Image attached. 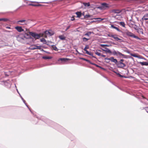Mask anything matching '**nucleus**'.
Returning a JSON list of instances; mask_svg holds the SVG:
<instances>
[{"label":"nucleus","instance_id":"obj_18","mask_svg":"<svg viewBox=\"0 0 148 148\" xmlns=\"http://www.w3.org/2000/svg\"><path fill=\"white\" fill-rule=\"evenodd\" d=\"M103 51H105L107 53H112L111 51L108 48H105V49H103Z\"/></svg>","mask_w":148,"mask_h":148},{"label":"nucleus","instance_id":"obj_49","mask_svg":"<svg viewBox=\"0 0 148 148\" xmlns=\"http://www.w3.org/2000/svg\"><path fill=\"white\" fill-rule=\"evenodd\" d=\"M25 34L27 36H29V34Z\"/></svg>","mask_w":148,"mask_h":148},{"label":"nucleus","instance_id":"obj_31","mask_svg":"<svg viewBox=\"0 0 148 148\" xmlns=\"http://www.w3.org/2000/svg\"><path fill=\"white\" fill-rule=\"evenodd\" d=\"M89 39H87L86 38H83L82 39V40L84 42H86Z\"/></svg>","mask_w":148,"mask_h":148},{"label":"nucleus","instance_id":"obj_23","mask_svg":"<svg viewBox=\"0 0 148 148\" xmlns=\"http://www.w3.org/2000/svg\"><path fill=\"white\" fill-rule=\"evenodd\" d=\"M42 58L44 59H50L52 58V57L50 56H43Z\"/></svg>","mask_w":148,"mask_h":148},{"label":"nucleus","instance_id":"obj_19","mask_svg":"<svg viewBox=\"0 0 148 148\" xmlns=\"http://www.w3.org/2000/svg\"><path fill=\"white\" fill-rule=\"evenodd\" d=\"M115 40L119 42H122L123 41L122 39H120L119 38H114Z\"/></svg>","mask_w":148,"mask_h":148},{"label":"nucleus","instance_id":"obj_53","mask_svg":"<svg viewBox=\"0 0 148 148\" xmlns=\"http://www.w3.org/2000/svg\"><path fill=\"white\" fill-rule=\"evenodd\" d=\"M36 38V39H38V38Z\"/></svg>","mask_w":148,"mask_h":148},{"label":"nucleus","instance_id":"obj_35","mask_svg":"<svg viewBox=\"0 0 148 148\" xmlns=\"http://www.w3.org/2000/svg\"><path fill=\"white\" fill-rule=\"evenodd\" d=\"M95 54L98 56H101V53L98 52H95Z\"/></svg>","mask_w":148,"mask_h":148},{"label":"nucleus","instance_id":"obj_42","mask_svg":"<svg viewBox=\"0 0 148 148\" xmlns=\"http://www.w3.org/2000/svg\"><path fill=\"white\" fill-rule=\"evenodd\" d=\"M124 61V60L123 59H121L120 61L118 62H122Z\"/></svg>","mask_w":148,"mask_h":148},{"label":"nucleus","instance_id":"obj_22","mask_svg":"<svg viewBox=\"0 0 148 148\" xmlns=\"http://www.w3.org/2000/svg\"><path fill=\"white\" fill-rule=\"evenodd\" d=\"M40 41L43 43L44 44H47V43L46 40L43 38L40 39Z\"/></svg>","mask_w":148,"mask_h":148},{"label":"nucleus","instance_id":"obj_6","mask_svg":"<svg viewBox=\"0 0 148 148\" xmlns=\"http://www.w3.org/2000/svg\"><path fill=\"white\" fill-rule=\"evenodd\" d=\"M108 4L106 3H104L101 4V6L99 7V9L102 10H105L106 8H109Z\"/></svg>","mask_w":148,"mask_h":148},{"label":"nucleus","instance_id":"obj_14","mask_svg":"<svg viewBox=\"0 0 148 148\" xmlns=\"http://www.w3.org/2000/svg\"><path fill=\"white\" fill-rule=\"evenodd\" d=\"M110 61L112 62H113L115 63H116L118 62L117 60L116 59H114L113 57L110 58Z\"/></svg>","mask_w":148,"mask_h":148},{"label":"nucleus","instance_id":"obj_30","mask_svg":"<svg viewBox=\"0 0 148 148\" xmlns=\"http://www.w3.org/2000/svg\"><path fill=\"white\" fill-rule=\"evenodd\" d=\"M86 52V53L90 55H91V53L89 52L87 50H84Z\"/></svg>","mask_w":148,"mask_h":148},{"label":"nucleus","instance_id":"obj_56","mask_svg":"<svg viewBox=\"0 0 148 148\" xmlns=\"http://www.w3.org/2000/svg\"><path fill=\"white\" fill-rule=\"evenodd\" d=\"M148 100V99H147Z\"/></svg>","mask_w":148,"mask_h":148},{"label":"nucleus","instance_id":"obj_41","mask_svg":"<svg viewBox=\"0 0 148 148\" xmlns=\"http://www.w3.org/2000/svg\"><path fill=\"white\" fill-rule=\"evenodd\" d=\"M135 38L137 39H139V40H140L144 39V38H138V37Z\"/></svg>","mask_w":148,"mask_h":148},{"label":"nucleus","instance_id":"obj_39","mask_svg":"<svg viewBox=\"0 0 148 148\" xmlns=\"http://www.w3.org/2000/svg\"><path fill=\"white\" fill-rule=\"evenodd\" d=\"M74 20H75V18L73 16H72V17H71V21H73Z\"/></svg>","mask_w":148,"mask_h":148},{"label":"nucleus","instance_id":"obj_32","mask_svg":"<svg viewBox=\"0 0 148 148\" xmlns=\"http://www.w3.org/2000/svg\"><path fill=\"white\" fill-rule=\"evenodd\" d=\"M89 48V47L88 45H86V46L85 48L84 49V50H86L87 49H88Z\"/></svg>","mask_w":148,"mask_h":148},{"label":"nucleus","instance_id":"obj_16","mask_svg":"<svg viewBox=\"0 0 148 148\" xmlns=\"http://www.w3.org/2000/svg\"><path fill=\"white\" fill-rule=\"evenodd\" d=\"M138 63L140 64L141 65H145V66H148V62H139Z\"/></svg>","mask_w":148,"mask_h":148},{"label":"nucleus","instance_id":"obj_7","mask_svg":"<svg viewBox=\"0 0 148 148\" xmlns=\"http://www.w3.org/2000/svg\"><path fill=\"white\" fill-rule=\"evenodd\" d=\"M124 33L127 36H130V37H137L135 36L133 33L127 30L125 31Z\"/></svg>","mask_w":148,"mask_h":148},{"label":"nucleus","instance_id":"obj_8","mask_svg":"<svg viewBox=\"0 0 148 148\" xmlns=\"http://www.w3.org/2000/svg\"><path fill=\"white\" fill-rule=\"evenodd\" d=\"M117 65L119 68H123L126 66L125 64L122 62H118Z\"/></svg>","mask_w":148,"mask_h":148},{"label":"nucleus","instance_id":"obj_45","mask_svg":"<svg viewBox=\"0 0 148 148\" xmlns=\"http://www.w3.org/2000/svg\"><path fill=\"white\" fill-rule=\"evenodd\" d=\"M6 29H11V27H9V26L6 27Z\"/></svg>","mask_w":148,"mask_h":148},{"label":"nucleus","instance_id":"obj_25","mask_svg":"<svg viewBox=\"0 0 148 148\" xmlns=\"http://www.w3.org/2000/svg\"><path fill=\"white\" fill-rule=\"evenodd\" d=\"M83 4L85 6H90V4L89 3H83Z\"/></svg>","mask_w":148,"mask_h":148},{"label":"nucleus","instance_id":"obj_15","mask_svg":"<svg viewBox=\"0 0 148 148\" xmlns=\"http://www.w3.org/2000/svg\"><path fill=\"white\" fill-rule=\"evenodd\" d=\"M111 27L113 29H115L117 31L119 32H121V30H120L118 27L115 26L114 25H111Z\"/></svg>","mask_w":148,"mask_h":148},{"label":"nucleus","instance_id":"obj_44","mask_svg":"<svg viewBox=\"0 0 148 148\" xmlns=\"http://www.w3.org/2000/svg\"><path fill=\"white\" fill-rule=\"evenodd\" d=\"M61 40H64L65 39V38H60Z\"/></svg>","mask_w":148,"mask_h":148},{"label":"nucleus","instance_id":"obj_1","mask_svg":"<svg viewBox=\"0 0 148 148\" xmlns=\"http://www.w3.org/2000/svg\"><path fill=\"white\" fill-rule=\"evenodd\" d=\"M121 11L119 9H113L111 10L110 11V13L112 14V17L114 18L118 19V18L117 17L119 16H121L120 15H118V14L120 13Z\"/></svg>","mask_w":148,"mask_h":148},{"label":"nucleus","instance_id":"obj_37","mask_svg":"<svg viewBox=\"0 0 148 148\" xmlns=\"http://www.w3.org/2000/svg\"><path fill=\"white\" fill-rule=\"evenodd\" d=\"M36 49H41V47L40 46H36Z\"/></svg>","mask_w":148,"mask_h":148},{"label":"nucleus","instance_id":"obj_17","mask_svg":"<svg viewBox=\"0 0 148 148\" xmlns=\"http://www.w3.org/2000/svg\"><path fill=\"white\" fill-rule=\"evenodd\" d=\"M137 30V32L139 34H143V30L142 29L140 28H138L137 29H136Z\"/></svg>","mask_w":148,"mask_h":148},{"label":"nucleus","instance_id":"obj_27","mask_svg":"<svg viewBox=\"0 0 148 148\" xmlns=\"http://www.w3.org/2000/svg\"><path fill=\"white\" fill-rule=\"evenodd\" d=\"M93 19H97L98 20L97 21H101L102 20H103L104 19H102L101 18H93Z\"/></svg>","mask_w":148,"mask_h":148},{"label":"nucleus","instance_id":"obj_36","mask_svg":"<svg viewBox=\"0 0 148 148\" xmlns=\"http://www.w3.org/2000/svg\"><path fill=\"white\" fill-rule=\"evenodd\" d=\"M29 5H32V6H40V5H41V4L36 5L34 4H30Z\"/></svg>","mask_w":148,"mask_h":148},{"label":"nucleus","instance_id":"obj_4","mask_svg":"<svg viewBox=\"0 0 148 148\" xmlns=\"http://www.w3.org/2000/svg\"><path fill=\"white\" fill-rule=\"evenodd\" d=\"M29 34L32 37H41V33L38 34L35 32H29Z\"/></svg>","mask_w":148,"mask_h":148},{"label":"nucleus","instance_id":"obj_29","mask_svg":"<svg viewBox=\"0 0 148 148\" xmlns=\"http://www.w3.org/2000/svg\"><path fill=\"white\" fill-rule=\"evenodd\" d=\"M90 17V15L89 14L86 15L84 16V18H89Z\"/></svg>","mask_w":148,"mask_h":148},{"label":"nucleus","instance_id":"obj_10","mask_svg":"<svg viewBox=\"0 0 148 148\" xmlns=\"http://www.w3.org/2000/svg\"><path fill=\"white\" fill-rule=\"evenodd\" d=\"M119 56L120 58H127V56L123 54L121 52H120Z\"/></svg>","mask_w":148,"mask_h":148},{"label":"nucleus","instance_id":"obj_3","mask_svg":"<svg viewBox=\"0 0 148 148\" xmlns=\"http://www.w3.org/2000/svg\"><path fill=\"white\" fill-rule=\"evenodd\" d=\"M30 23L29 20L28 19L27 20H22L18 21L17 22V23L21 25H27L29 24Z\"/></svg>","mask_w":148,"mask_h":148},{"label":"nucleus","instance_id":"obj_9","mask_svg":"<svg viewBox=\"0 0 148 148\" xmlns=\"http://www.w3.org/2000/svg\"><path fill=\"white\" fill-rule=\"evenodd\" d=\"M15 28L19 32H21L24 30L21 27L16 26Z\"/></svg>","mask_w":148,"mask_h":148},{"label":"nucleus","instance_id":"obj_40","mask_svg":"<svg viewBox=\"0 0 148 148\" xmlns=\"http://www.w3.org/2000/svg\"><path fill=\"white\" fill-rule=\"evenodd\" d=\"M71 27V25H69V26H68L66 28V31L68 29H69L70 28V27Z\"/></svg>","mask_w":148,"mask_h":148},{"label":"nucleus","instance_id":"obj_28","mask_svg":"<svg viewBox=\"0 0 148 148\" xmlns=\"http://www.w3.org/2000/svg\"><path fill=\"white\" fill-rule=\"evenodd\" d=\"M105 60L106 62L108 63L110 61V58H106L105 59Z\"/></svg>","mask_w":148,"mask_h":148},{"label":"nucleus","instance_id":"obj_50","mask_svg":"<svg viewBox=\"0 0 148 148\" xmlns=\"http://www.w3.org/2000/svg\"><path fill=\"white\" fill-rule=\"evenodd\" d=\"M59 37H62V36H59Z\"/></svg>","mask_w":148,"mask_h":148},{"label":"nucleus","instance_id":"obj_13","mask_svg":"<svg viewBox=\"0 0 148 148\" xmlns=\"http://www.w3.org/2000/svg\"><path fill=\"white\" fill-rule=\"evenodd\" d=\"M148 19V14H146L142 18L143 20H146Z\"/></svg>","mask_w":148,"mask_h":148},{"label":"nucleus","instance_id":"obj_54","mask_svg":"<svg viewBox=\"0 0 148 148\" xmlns=\"http://www.w3.org/2000/svg\"><path fill=\"white\" fill-rule=\"evenodd\" d=\"M97 67H98L99 66H98V65H97Z\"/></svg>","mask_w":148,"mask_h":148},{"label":"nucleus","instance_id":"obj_20","mask_svg":"<svg viewBox=\"0 0 148 148\" xmlns=\"http://www.w3.org/2000/svg\"><path fill=\"white\" fill-rule=\"evenodd\" d=\"M75 13L77 15V17L79 18L82 15L81 12H76Z\"/></svg>","mask_w":148,"mask_h":148},{"label":"nucleus","instance_id":"obj_21","mask_svg":"<svg viewBox=\"0 0 148 148\" xmlns=\"http://www.w3.org/2000/svg\"><path fill=\"white\" fill-rule=\"evenodd\" d=\"M91 34H93V33L91 32H88L85 34L84 36H89Z\"/></svg>","mask_w":148,"mask_h":148},{"label":"nucleus","instance_id":"obj_33","mask_svg":"<svg viewBox=\"0 0 148 148\" xmlns=\"http://www.w3.org/2000/svg\"><path fill=\"white\" fill-rule=\"evenodd\" d=\"M131 55L132 56L134 57H136V58L138 57V56L135 54H131Z\"/></svg>","mask_w":148,"mask_h":148},{"label":"nucleus","instance_id":"obj_12","mask_svg":"<svg viewBox=\"0 0 148 148\" xmlns=\"http://www.w3.org/2000/svg\"><path fill=\"white\" fill-rule=\"evenodd\" d=\"M69 60H70L69 59L66 58H60L59 59V60L64 62H67Z\"/></svg>","mask_w":148,"mask_h":148},{"label":"nucleus","instance_id":"obj_43","mask_svg":"<svg viewBox=\"0 0 148 148\" xmlns=\"http://www.w3.org/2000/svg\"><path fill=\"white\" fill-rule=\"evenodd\" d=\"M145 110H146L147 112L148 113V107H147L145 108Z\"/></svg>","mask_w":148,"mask_h":148},{"label":"nucleus","instance_id":"obj_11","mask_svg":"<svg viewBox=\"0 0 148 148\" xmlns=\"http://www.w3.org/2000/svg\"><path fill=\"white\" fill-rule=\"evenodd\" d=\"M120 52L118 51H113L112 52V53L114 56H119L120 53Z\"/></svg>","mask_w":148,"mask_h":148},{"label":"nucleus","instance_id":"obj_34","mask_svg":"<svg viewBox=\"0 0 148 148\" xmlns=\"http://www.w3.org/2000/svg\"><path fill=\"white\" fill-rule=\"evenodd\" d=\"M52 47L53 49L55 50H56L57 49V48L54 45L52 46Z\"/></svg>","mask_w":148,"mask_h":148},{"label":"nucleus","instance_id":"obj_47","mask_svg":"<svg viewBox=\"0 0 148 148\" xmlns=\"http://www.w3.org/2000/svg\"><path fill=\"white\" fill-rule=\"evenodd\" d=\"M105 46V45H104L101 44V46H102V47H103V46Z\"/></svg>","mask_w":148,"mask_h":148},{"label":"nucleus","instance_id":"obj_52","mask_svg":"<svg viewBox=\"0 0 148 148\" xmlns=\"http://www.w3.org/2000/svg\"><path fill=\"white\" fill-rule=\"evenodd\" d=\"M41 3H43V2H40ZM47 3V2L46 3Z\"/></svg>","mask_w":148,"mask_h":148},{"label":"nucleus","instance_id":"obj_2","mask_svg":"<svg viewBox=\"0 0 148 148\" xmlns=\"http://www.w3.org/2000/svg\"><path fill=\"white\" fill-rule=\"evenodd\" d=\"M41 37H47L51 36L54 34V32L51 29L46 30L41 33Z\"/></svg>","mask_w":148,"mask_h":148},{"label":"nucleus","instance_id":"obj_55","mask_svg":"<svg viewBox=\"0 0 148 148\" xmlns=\"http://www.w3.org/2000/svg\"><path fill=\"white\" fill-rule=\"evenodd\" d=\"M26 30L27 31L28 30H27V29H26Z\"/></svg>","mask_w":148,"mask_h":148},{"label":"nucleus","instance_id":"obj_51","mask_svg":"<svg viewBox=\"0 0 148 148\" xmlns=\"http://www.w3.org/2000/svg\"><path fill=\"white\" fill-rule=\"evenodd\" d=\"M35 2V3H38V2H36V1H35V2Z\"/></svg>","mask_w":148,"mask_h":148},{"label":"nucleus","instance_id":"obj_5","mask_svg":"<svg viewBox=\"0 0 148 148\" xmlns=\"http://www.w3.org/2000/svg\"><path fill=\"white\" fill-rule=\"evenodd\" d=\"M17 40L19 42L22 43H25L26 41L29 38H17Z\"/></svg>","mask_w":148,"mask_h":148},{"label":"nucleus","instance_id":"obj_26","mask_svg":"<svg viewBox=\"0 0 148 148\" xmlns=\"http://www.w3.org/2000/svg\"><path fill=\"white\" fill-rule=\"evenodd\" d=\"M120 25L123 27H125V24L124 22H120Z\"/></svg>","mask_w":148,"mask_h":148},{"label":"nucleus","instance_id":"obj_38","mask_svg":"<svg viewBox=\"0 0 148 148\" xmlns=\"http://www.w3.org/2000/svg\"><path fill=\"white\" fill-rule=\"evenodd\" d=\"M117 75H119V76L120 77H124V76L122 75H121L119 73H117Z\"/></svg>","mask_w":148,"mask_h":148},{"label":"nucleus","instance_id":"obj_48","mask_svg":"<svg viewBox=\"0 0 148 148\" xmlns=\"http://www.w3.org/2000/svg\"><path fill=\"white\" fill-rule=\"evenodd\" d=\"M84 60H86V61H89V60H87V59H84Z\"/></svg>","mask_w":148,"mask_h":148},{"label":"nucleus","instance_id":"obj_46","mask_svg":"<svg viewBox=\"0 0 148 148\" xmlns=\"http://www.w3.org/2000/svg\"><path fill=\"white\" fill-rule=\"evenodd\" d=\"M101 56L103 57H106L105 55H101Z\"/></svg>","mask_w":148,"mask_h":148},{"label":"nucleus","instance_id":"obj_24","mask_svg":"<svg viewBox=\"0 0 148 148\" xmlns=\"http://www.w3.org/2000/svg\"><path fill=\"white\" fill-rule=\"evenodd\" d=\"M9 21V19L7 18H0V21H3L6 22Z\"/></svg>","mask_w":148,"mask_h":148}]
</instances>
